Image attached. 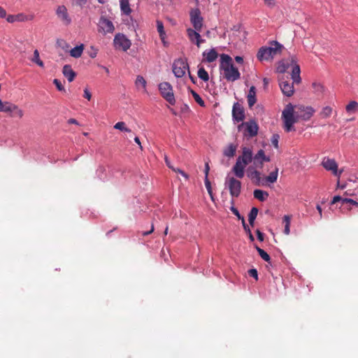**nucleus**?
Here are the masks:
<instances>
[{"label": "nucleus", "mask_w": 358, "mask_h": 358, "mask_svg": "<svg viewBox=\"0 0 358 358\" xmlns=\"http://www.w3.org/2000/svg\"><path fill=\"white\" fill-rule=\"evenodd\" d=\"M73 6L83 8L87 3V0H70Z\"/></svg>", "instance_id": "79ce46f5"}, {"label": "nucleus", "mask_w": 358, "mask_h": 358, "mask_svg": "<svg viewBox=\"0 0 358 358\" xmlns=\"http://www.w3.org/2000/svg\"><path fill=\"white\" fill-rule=\"evenodd\" d=\"M197 74L199 78L205 82L209 80L208 73L203 67H201L199 69Z\"/></svg>", "instance_id": "c9c22d12"}, {"label": "nucleus", "mask_w": 358, "mask_h": 358, "mask_svg": "<svg viewBox=\"0 0 358 358\" xmlns=\"http://www.w3.org/2000/svg\"><path fill=\"white\" fill-rule=\"evenodd\" d=\"M291 217L289 215H285L283 217V222L285 224L290 225Z\"/></svg>", "instance_id": "680f3d73"}, {"label": "nucleus", "mask_w": 358, "mask_h": 358, "mask_svg": "<svg viewBox=\"0 0 358 358\" xmlns=\"http://www.w3.org/2000/svg\"><path fill=\"white\" fill-rule=\"evenodd\" d=\"M84 50V45L81 44L80 45H77L70 50V55L74 58H79L81 57L83 52Z\"/></svg>", "instance_id": "393cba45"}, {"label": "nucleus", "mask_w": 358, "mask_h": 358, "mask_svg": "<svg viewBox=\"0 0 358 358\" xmlns=\"http://www.w3.org/2000/svg\"><path fill=\"white\" fill-rule=\"evenodd\" d=\"M231 212L239 219L242 220L243 216H241L238 210V209L234 206L231 207Z\"/></svg>", "instance_id": "6e6d98bb"}, {"label": "nucleus", "mask_w": 358, "mask_h": 358, "mask_svg": "<svg viewBox=\"0 0 358 358\" xmlns=\"http://www.w3.org/2000/svg\"><path fill=\"white\" fill-rule=\"evenodd\" d=\"M120 8L122 13L129 15L131 13L129 0H120Z\"/></svg>", "instance_id": "cd10ccee"}, {"label": "nucleus", "mask_w": 358, "mask_h": 358, "mask_svg": "<svg viewBox=\"0 0 358 358\" xmlns=\"http://www.w3.org/2000/svg\"><path fill=\"white\" fill-rule=\"evenodd\" d=\"M225 185H227L230 195L232 197H238L241 192V182L234 177L226 178Z\"/></svg>", "instance_id": "0eeeda50"}, {"label": "nucleus", "mask_w": 358, "mask_h": 358, "mask_svg": "<svg viewBox=\"0 0 358 358\" xmlns=\"http://www.w3.org/2000/svg\"><path fill=\"white\" fill-rule=\"evenodd\" d=\"M99 23L100 27L105 33H112L114 31V26L110 20L103 17Z\"/></svg>", "instance_id": "6ab92c4d"}, {"label": "nucleus", "mask_w": 358, "mask_h": 358, "mask_svg": "<svg viewBox=\"0 0 358 358\" xmlns=\"http://www.w3.org/2000/svg\"><path fill=\"white\" fill-rule=\"evenodd\" d=\"M332 108L330 106L324 107L320 113L322 118H328L332 113Z\"/></svg>", "instance_id": "58836bf2"}, {"label": "nucleus", "mask_w": 358, "mask_h": 358, "mask_svg": "<svg viewBox=\"0 0 358 358\" xmlns=\"http://www.w3.org/2000/svg\"><path fill=\"white\" fill-rule=\"evenodd\" d=\"M6 20L10 23L17 22H17H23V21L27 20V17L26 15H24L22 13H20L17 15H9L7 17Z\"/></svg>", "instance_id": "5701e85b"}, {"label": "nucleus", "mask_w": 358, "mask_h": 358, "mask_svg": "<svg viewBox=\"0 0 358 358\" xmlns=\"http://www.w3.org/2000/svg\"><path fill=\"white\" fill-rule=\"evenodd\" d=\"M10 113H12L10 115L12 117H17L19 118H22L24 115L23 110L19 108V107L15 104L13 105Z\"/></svg>", "instance_id": "72a5a7b5"}, {"label": "nucleus", "mask_w": 358, "mask_h": 358, "mask_svg": "<svg viewBox=\"0 0 358 358\" xmlns=\"http://www.w3.org/2000/svg\"><path fill=\"white\" fill-rule=\"evenodd\" d=\"M199 31H196L195 29L188 28L187 29V36L191 42L195 43V41L199 38L200 34Z\"/></svg>", "instance_id": "a878e982"}, {"label": "nucleus", "mask_w": 358, "mask_h": 358, "mask_svg": "<svg viewBox=\"0 0 358 358\" xmlns=\"http://www.w3.org/2000/svg\"><path fill=\"white\" fill-rule=\"evenodd\" d=\"M190 21L196 31H201L203 26V17L199 8L192 9L189 13Z\"/></svg>", "instance_id": "9d476101"}, {"label": "nucleus", "mask_w": 358, "mask_h": 358, "mask_svg": "<svg viewBox=\"0 0 358 358\" xmlns=\"http://www.w3.org/2000/svg\"><path fill=\"white\" fill-rule=\"evenodd\" d=\"M258 208L256 207H252L250 210V212L248 215V221L250 224L253 227L255 224V220L258 214Z\"/></svg>", "instance_id": "7c9ffc66"}, {"label": "nucleus", "mask_w": 358, "mask_h": 358, "mask_svg": "<svg viewBox=\"0 0 358 358\" xmlns=\"http://www.w3.org/2000/svg\"><path fill=\"white\" fill-rule=\"evenodd\" d=\"M252 161V151L250 148L244 147L242 155L238 156L232 171L238 178H243L245 175V169Z\"/></svg>", "instance_id": "f03ea898"}, {"label": "nucleus", "mask_w": 358, "mask_h": 358, "mask_svg": "<svg viewBox=\"0 0 358 358\" xmlns=\"http://www.w3.org/2000/svg\"><path fill=\"white\" fill-rule=\"evenodd\" d=\"M204 42H205V40L202 39V38H201V36H199V39H197V40L195 41V43H196V46H197L198 48H199V47H200V45H201V44L202 43H204Z\"/></svg>", "instance_id": "338daca9"}, {"label": "nucleus", "mask_w": 358, "mask_h": 358, "mask_svg": "<svg viewBox=\"0 0 358 358\" xmlns=\"http://www.w3.org/2000/svg\"><path fill=\"white\" fill-rule=\"evenodd\" d=\"M345 203H350L354 206H358V202H357L356 201L351 199H348V198L344 199V200H343V205H344Z\"/></svg>", "instance_id": "3c124183"}, {"label": "nucleus", "mask_w": 358, "mask_h": 358, "mask_svg": "<svg viewBox=\"0 0 358 358\" xmlns=\"http://www.w3.org/2000/svg\"><path fill=\"white\" fill-rule=\"evenodd\" d=\"M280 80V87L281 89L282 92L287 96H291L294 94V86L293 83H290L288 81H283L281 79Z\"/></svg>", "instance_id": "a211bd4d"}, {"label": "nucleus", "mask_w": 358, "mask_h": 358, "mask_svg": "<svg viewBox=\"0 0 358 358\" xmlns=\"http://www.w3.org/2000/svg\"><path fill=\"white\" fill-rule=\"evenodd\" d=\"M204 182H205V186L206 187V189H207L208 194H210L211 199H213L211 184H210V180H208V178H205Z\"/></svg>", "instance_id": "37998d69"}, {"label": "nucleus", "mask_w": 358, "mask_h": 358, "mask_svg": "<svg viewBox=\"0 0 358 358\" xmlns=\"http://www.w3.org/2000/svg\"><path fill=\"white\" fill-rule=\"evenodd\" d=\"M257 251L258 252L259 256L266 262H270L271 257L268 254L265 252L263 249L259 248L258 246H255Z\"/></svg>", "instance_id": "4c0bfd02"}, {"label": "nucleus", "mask_w": 358, "mask_h": 358, "mask_svg": "<svg viewBox=\"0 0 358 358\" xmlns=\"http://www.w3.org/2000/svg\"><path fill=\"white\" fill-rule=\"evenodd\" d=\"M257 238L259 241H263L264 238V234L261 232L259 229L256 231Z\"/></svg>", "instance_id": "4d7b16f0"}, {"label": "nucleus", "mask_w": 358, "mask_h": 358, "mask_svg": "<svg viewBox=\"0 0 358 358\" xmlns=\"http://www.w3.org/2000/svg\"><path fill=\"white\" fill-rule=\"evenodd\" d=\"M279 138H280V136L278 134L273 135V136L271 138V143L276 149L278 148Z\"/></svg>", "instance_id": "a18cd8bd"}, {"label": "nucleus", "mask_w": 358, "mask_h": 358, "mask_svg": "<svg viewBox=\"0 0 358 358\" xmlns=\"http://www.w3.org/2000/svg\"><path fill=\"white\" fill-rule=\"evenodd\" d=\"M31 61L38 64L41 67L44 66L43 61L40 59L39 52L38 50H34L33 57L31 58Z\"/></svg>", "instance_id": "f704fd0d"}, {"label": "nucleus", "mask_w": 358, "mask_h": 358, "mask_svg": "<svg viewBox=\"0 0 358 358\" xmlns=\"http://www.w3.org/2000/svg\"><path fill=\"white\" fill-rule=\"evenodd\" d=\"M287 71L286 67H285V61H280L277 66V71L280 73H283Z\"/></svg>", "instance_id": "c03bdc74"}, {"label": "nucleus", "mask_w": 358, "mask_h": 358, "mask_svg": "<svg viewBox=\"0 0 358 358\" xmlns=\"http://www.w3.org/2000/svg\"><path fill=\"white\" fill-rule=\"evenodd\" d=\"M53 83L56 85L59 91H64V88L60 80H59L58 79H54Z\"/></svg>", "instance_id": "09e8293b"}, {"label": "nucleus", "mask_w": 358, "mask_h": 358, "mask_svg": "<svg viewBox=\"0 0 358 358\" xmlns=\"http://www.w3.org/2000/svg\"><path fill=\"white\" fill-rule=\"evenodd\" d=\"M98 52V50L93 46L90 47V50L88 51V55L91 58H94L96 57Z\"/></svg>", "instance_id": "49530a36"}, {"label": "nucleus", "mask_w": 358, "mask_h": 358, "mask_svg": "<svg viewBox=\"0 0 358 358\" xmlns=\"http://www.w3.org/2000/svg\"><path fill=\"white\" fill-rule=\"evenodd\" d=\"M84 97L88 99L89 101L91 99L92 94L87 89H85L84 90Z\"/></svg>", "instance_id": "052dcab7"}, {"label": "nucleus", "mask_w": 358, "mask_h": 358, "mask_svg": "<svg viewBox=\"0 0 358 358\" xmlns=\"http://www.w3.org/2000/svg\"><path fill=\"white\" fill-rule=\"evenodd\" d=\"M282 48V45L277 41H272L270 47H262L259 50L257 57L260 61L273 59L275 56L281 53Z\"/></svg>", "instance_id": "7ed1b4c3"}, {"label": "nucleus", "mask_w": 358, "mask_h": 358, "mask_svg": "<svg viewBox=\"0 0 358 358\" xmlns=\"http://www.w3.org/2000/svg\"><path fill=\"white\" fill-rule=\"evenodd\" d=\"M282 119L284 122V128L287 132L294 130L293 124L297 122L299 119L296 117V110H294L292 103L287 104L282 113Z\"/></svg>", "instance_id": "20e7f679"}, {"label": "nucleus", "mask_w": 358, "mask_h": 358, "mask_svg": "<svg viewBox=\"0 0 358 358\" xmlns=\"http://www.w3.org/2000/svg\"><path fill=\"white\" fill-rule=\"evenodd\" d=\"M191 94H192V96L194 97L195 101L201 106H204L205 103L203 100L201 99V97L194 90H191Z\"/></svg>", "instance_id": "a19ab883"}, {"label": "nucleus", "mask_w": 358, "mask_h": 358, "mask_svg": "<svg viewBox=\"0 0 358 358\" xmlns=\"http://www.w3.org/2000/svg\"><path fill=\"white\" fill-rule=\"evenodd\" d=\"M235 60L238 64H242L243 62V58L241 56L235 57Z\"/></svg>", "instance_id": "774afa93"}, {"label": "nucleus", "mask_w": 358, "mask_h": 358, "mask_svg": "<svg viewBox=\"0 0 358 358\" xmlns=\"http://www.w3.org/2000/svg\"><path fill=\"white\" fill-rule=\"evenodd\" d=\"M56 15L58 19L66 26L71 22V18L69 15L66 7L64 5L59 6L56 9Z\"/></svg>", "instance_id": "f8f14e48"}, {"label": "nucleus", "mask_w": 358, "mask_h": 358, "mask_svg": "<svg viewBox=\"0 0 358 358\" xmlns=\"http://www.w3.org/2000/svg\"><path fill=\"white\" fill-rule=\"evenodd\" d=\"M348 113L352 114L358 112V103L356 101H351L346 106Z\"/></svg>", "instance_id": "c85d7f7f"}, {"label": "nucleus", "mask_w": 358, "mask_h": 358, "mask_svg": "<svg viewBox=\"0 0 358 358\" xmlns=\"http://www.w3.org/2000/svg\"><path fill=\"white\" fill-rule=\"evenodd\" d=\"M282 61H285V67L287 70L290 66L292 67V79L293 82L299 84L301 83V77H300V66L297 64V59L295 57L292 56L287 59H282Z\"/></svg>", "instance_id": "39448f33"}, {"label": "nucleus", "mask_w": 358, "mask_h": 358, "mask_svg": "<svg viewBox=\"0 0 358 358\" xmlns=\"http://www.w3.org/2000/svg\"><path fill=\"white\" fill-rule=\"evenodd\" d=\"M114 128L116 129L121 130L122 131L131 132V129L126 127L124 122H118L114 125Z\"/></svg>", "instance_id": "ea45409f"}, {"label": "nucleus", "mask_w": 358, "mask_h": 358, "mask_svg": "<svg viewBox=\"0 0 358 358\" xmlns=\"http://www.w3.org/2000/svg\"><path fill=\"white\" fill-rule=\"evenodd\" d=\"M6 16V10L0 6V17L4 18Z\"/></svg>", "instance_id": "69168bd1"}, {"label": "nucleus", "mask_w": 358, "mask_h": 358, "mask_svg": "<svg viewBox=\"0 0 358 358\" xmlns=\"http://www.w3.org/2000/svg\"><path fill=\"white\" fill-rule=\"evenodd\" d=\"M313 87L316 91L322 92L324 91V87L320 83H313Z\"/></svg>", "instance_id": "5fc2aeb1"}, {"label": "nucleus", "mask_w": 358, "mask_h": 358, "mask_svg": "<svg viewBox=\"0 0 358 358\" xmlns=\"http://www.w3.org/2000/svg\"><path fill=\"white\" fill-rule=\"evenodd\" d=\"M344 199H345L344 197H342L341 196H334L331 203V204H334V203H337L338 201H341V203H342V206H343V200H344Z\"/></svg>", "instance_id": "603ef678"}, {"label": "nucleus", "mask_w": 358, "mask_h": 358, "mask_svg": "<svg viewBox=\"0 0 358 358\" xmlns=\"http://www.w3.org/2000/svg\"><path fill=\"white\" fill-rule=\"evenodd\" d=\"M236 149L237 145L231 143L224 150L223 154L226 157H233L236 154Z\"/></svg>", "instance_id": "b1692460"}, {"label": "nucleus", "mask_w": 358, "mask_h": 358, "mask_svg": "<svg viewBox=\"0 0 358 358\" xmlns=\"http://www.w3.org/2000/svg\"><path fill=\"white\" fill-rule=\"evenodd\" d=\"M245 117V110L243 107L238 102L234 103L232 108L233 120L236 122H243Z\"/></svg>", "instance_id": "dca6fc26"}, {"label": "nucleus", "mask_w": 358, "mask_h": 358, "mask_svg": "<svg viewBox=\"0 0 358 358\" xmlns=\"http://www.w3.org/2000/svg\"><path fill=\"white\" fill-rule=\"evenodd\" d=\"M203 57H204V61L211 63L217 59L218 54L214 48H212L209 51H204Z\"/></svg>", "instance_id": "aec40b11"}, {"label": "nucleus", "mask_w": 358, "mask_h": 358, "mask_svg": "<svg viewBox=\"0 0 358 358\" xmlns=\"http://www.w3.org/2000/svg\"><path fill=\"white\" fill-rule=\"evenodd\" d=\"M315 110L310 106H299L296 109V117L299 120H308L313 115Z\"/></svg>", "instance_id": "ddd939ff"}, {"label": "nucleus", "mask_w": 358, "mask_h": 358, "mask_svg": "<svg viewBox=\"0 0 358 358\" xmlns=\"http://www.w3.org/2000/svg\"><path fill=\"white\" fill-rule=\"evenodd\" d=\"M171 170H173L176 173H178L181 174V176H182L186 180H188L189 176L185 172H184L182 170H181L180 169H176L173 166V169H171Z\"/></svg>", "instance_id": "8fccbe9b"}, {"label": "nucleus", "mask_w": 358, "mask_h": 358, "mask_svg": "<svg viewBox=\"0 0 358 358\" xmlns=\"http://www.w3.org/2000/svg\"><path fill=\"white\" fill-rule=\"evenodd\" d=\"M322 164L326 170L331 171L334 176L340 177L342 171H338V164L335 159L324 158Z\"/></svg>", "instance_id": "2eb2a0df"}, {"label": "nucleus", "mask_w": 358, "mask_h": 358, "mask_svg": "<svg viewBox=\"0 0 358 358\" xmlns=\"http://www.w3.org/2000/svg\"><path fill=\"white\" fill-rule=\"evenodd\" d=\"M62 73L69 82H72L76 77V73L73 71L71 66L68 64L64 66Z\"/></svg>", "instance_id": "4be33fe9"}, {"label": "nucleus", "mask_w": 358, "mask_h": 358, "mask_svg": "<svg viewBox=\"0 0 358 358\" xmlns=\"http://www.w3.org/2000/svg\"><path fill=\"white\" fill-rule=\"evenodd\" d=\"M220 60V69L223 71V76L227 81L234 82L241 78V73L234 66L229 55L222 54Z\"/></svg>", "instance_id": "f257e3e1"}, {"label": "nucleus", "mask_w": 358, "mask_h": 358, "mask_svg": "<svg viewBox=\"0 0 358 358\" xmlns=\"http://www.w3.org/2000/svg\"><path fill=\"white\" fill-rule=\"evenodd\" d=\"M278 176V168H275V170L269 173L268 176L264 179V181H266L270 183H274L277 181Z\"/></svg>", "instance_id": "c756f323"}, {"label": "nucleus", "mask_w": 358, "mask_h": 358, "mask_svg": "<svg viewBox=\"0 0 358 358\" xmlns=\"http://www.w3.org/2000/svg\"><path fill=\"white\" fill-rule=\"evenodd\" d=\"M247 99H248V106L250 108H252L257 102L256 88L255 86L250 87L248 94V96H247Z\"/></svg>", "instance_id": "412c9836"}, {"label": "nucleus", "mask_w": 358, "mask_h": 358, "mask_svg": "<svg viewBox=\"0 0 358 358\" xmlns=\"http://www.w3.org/2000/svg\"><path fill=\"white\" fill-rule=\"evenodd\" d=\"M157 31L159 34L160 38L162 39V41H164L165 36H166V33L164 31V24L162 21H159V20L157 21Z\"/></svg>", "instance_id": "473e14b6"}, {"label": "nucleus", "mask_w": 358, "mask_h": 358, "mask_svg": "<svg viewBox=\"0 0 358 358\" xmlns=\"http://www.w3.org/2000/svg\"><path fill=\"white\" fill-rule=\"evenodd\" d=\"M245 127L244 135L248 137H254L258 133L259 127L257 122L254 120L249 122H242L238 126V131H241Z\"/></svg>", "instance_id": "6e6552de"}, {"label": "nucleus", "mask_w": 358, "mask_h": 358, "mask_svg": "<svg viewBox=\"0 0 358 358\" xmlns=\"http://www.w3.org/2000/svg\"><path fill=\"white\" fill-rule=\"evenodd\" d=\"M159 90L163 98H164L170 104L175 105L176 99L171 84L167 82L162 83L159 85Z\"/></svg>", "instance_id": "423d86ee"}, {"label": "nucleus", "mask_w": 358, "mask_h": 358, "mask_svg": "<svg viewBox=\"0 0 358 358\" xmlns=\"http://www.w3.org/2000/svg\"><path fill=\"white\" fill-rule=\"evenodd\" d=\"M209 171H210V166H209L208 162H206V164H205V169H204L205 178H208Z\"/></svg>", "instance_id": "13d9d810"}, {"label": "nucleus", "mask_w": 358, "mask_h": 358, "mask_svg": "<svg viewBox=\"0 0 358 358\" xmlns=\"http://www.w3.org/2000/svg\"><path fill=\"white\" fill-rule=\"evenodd\" d=\"M164 161H165L166 166L169 169H173V166L171 165V162L166 155H165V157H164Z\"/></svg>", "instance_id": "0e129e2a"}, {"label": "nucleus", "mask_w": 358, "mask_h": 358, "mask_svg": "<svg viewBox=\"0 0 358 358\" xmlns=\"http://www.w3.org/2000/svg\"><path fill=\"white\" fill-rule=\"evenodd\" d=\"M248 273L250 276L255 278L256 280L258 279V273L257 271L255 268H252L248 271Z\"/></svg>", "instance_id": "864d4df0"}, {"label": "nucleus", "mask_w": 358, "mask_h": 358, "mask_svg": "<svg viewBox=\"0 0 358 358\" xmlns=\"http://www.w3.org/2000/svg\"><path fill=\"white\" fill-rule=\"evenodd\" d=\"M242 224H243V227L245 231H246V233L248 234V232L251 231L249 227L248 226V224H246L244 217H242Z\"/></svg>", "instance_id": "e2e57ef3"}, {"label": "nucleus", "mask_w": 358, "mask_h": 358, "mask_svg": "<svg viewBox=\"0 0 358 358\" xmlns=\"http://www.w3.org/2000/svg\"><path fill=\"white\" fill-rule=\"evenodd\" d=\"M264 4L270 8H273L275 6L276 3L275 0H263Z\"/></svg>", "instance_id": "de8ad7c7"}, {"label": "nucleus", "mask_w": 358, "mask_h": 358, "mask_svg": "<svg viewBox=\"0 0 358 358\" xmlns=\"http://www.w3.org/2000/svg\"><path fill=\"white\" fill-rule=\"evenodd\" d=\"M188 69L189 65L183 59H178L173 64V73L177 78H182Z\"/></svg>", "instance_id": "1a4fd4ad"}, {"label": "nucleus", "mask_w": 358, "mask_h": 358, "mask_svg": "<svg viewBox=\"0 0 358 358\" xmlns=\"http://www.w3.org/2000/svg\"><path fill=\"white\" fill-rule=\"evenodd\" d=\"M13 103H9V102H3L0 99V112H5L8 113L11 112L12 108L13 106Z\"/></svg>", "instance_id": "2f4dec72"}, {"label": "nucleus", "mask_w": 358, "mask_h": 358, "mask_svg": "<svg viewBox=\"0 0 358 358\" xmlns=\"http://www.w3.org/2000/svg\"><path fill=\"white\" fill-rule=\"evenodd\" d=\"M247 172L248 176L256 185H265L264 180L261 178V173L255 169L254 166H250L247 169Z\"/></svg>", "instance_id": "f3484780"}, {"label": "nucleus", "mask_w": 358, "mask_h": 358, "mask_svg": "<svg viewBox=\"0 0 358 358\" xmlns=\"http://www.w3.org/2000/svg\"><path fill=\"white\" fill-rule=\"evenodd\" d=\"M253 164L252 166L257 169H262L264 165V162H270V158L265 155L264 151L263 150H259L257 153L253 157L252 161Z\"/></svg>", "instance_id": "4468645a"}, {"label": "nucleus", "mask_w": 358, "mask_h": 358, "mask_svg": "<svg viewBox=\"0 0 358 358\" xmlns=\"http://www.w3.org/2000/svg\"><path fill=\"white\" fill-rule=\"evenodd\" d=\"M253 194L255 198L260 201H264L268 196V193L262 189H255Z\"/></svg>", "instance_id": "bb28decb"}, {"label": "nucleus", "mask_w": 358, "mask_h": 358, "mask_svg": "<svg viewBox=\"0 0 358 358\" xmlns=\"http://www.w3.org/2000/svg\"><path fill=\"white\" fill-rule=\"evenodd\" d=\"M154 229H155L154 224H152L150 230L148 231L141 232V235L143 236H148V235L152 234L154 231Z\"/></svg>", "instance_id": "bf43d9fd"}, {"label": "nucleus", "mask_w": 358, "mask_h": 358, "mask_svg": "<svg viewBox=\"0 0 358 358\" xmlns=\"http://www.w3.org/2000/svg\"><path fill=\"white\" fill-rule=\"evenodd\" d=\"M135 85L138 88H139L140 87H142V88L144 90V91H145L146 81L143 76H138L136 77V79L135 81Z\"/></svg>", "instance_id": "e433bc0d"}, {"label": "nucleus", "mask_w": 358, "mask_h": 358, "mask_svg": "<svg viewBox=\"0 0 358 358\" xmlns=\"http://www.w3.org/2000/svg\"><path fill=\"white\" fill-rule=\"evenodd\" d=\"M114 45L116 48L127 51L130 48L131 43L124 34H117L114 38Z\"/></svg>", "instance_id": "9b49d317"}]
</instances>
